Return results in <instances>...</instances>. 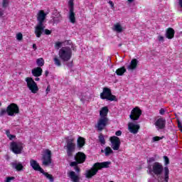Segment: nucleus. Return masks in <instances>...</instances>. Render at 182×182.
Segmentation results:
<instances>
[{"label": "nucleus", "instance_id": "16", "mask_svg": "<svg viewBox=\"0 0 182 182\" xmlns=\"http://www.w3.org/2000/svg\"><path fill=\"white\" fill-rule=\"evenodd\" d=\"M154 124L158 130H163L166 127V120L164 118H159Z\"/></svg>", "mask_w": 182, "mask_h": 182}, {"label": "nucleus", "instance_id": "62", "mask_svg": "<svg viewBox=\"0 0 182 182\" xmlns=\"http://www.w3.org/2000/svg\"><path fill=\"white\" fill-rule=\"evenodd\" d=\"M119 46H122V43H119Z\"/></svg>", "mask_w": 182, "mask_h": 182}, {"label": "nucleus", "instance_id": "58", "mask_svg": "<svg viewBox=\"0 0 182 182\" xmlns=\"http://www.w3.org/2000/svg\"><path fill=\"white\" fill-rule=\"evenodd\" d=\"M127 2L132 4V2H134V0H127Z\"/></svg>", "mask_w": 182, "mask_h": 182}, {"label": "nucleus", "instance_id": "45", "mask_svg": "<svg viewBox=\"0 0 182 182\" xmlns=\"http://www.w3.org/2000/svg\"><path fill=\"white\" fill-rule=\"evenodd\" d=\"M15 137H16V136L15 135H12V134L9 135V136H8L9 140H14V139H15Z\"/></svg>", "mask_w": 182, "mask_h": 182}, {"label": "nucleus", "instance_id": "19", "mask_svg": "<svg viewBox=\"0 0 182 182\" xmlns=\"http://www.w3.org/2000/svg\"><path fill=\"white\" fill-rule=\"evenodd\" d=\"M75 14L74 7L71 6L68 13V19H70V22L71 23H75L76 22V17Z\"/></svg>", "mask_w": 182, "mask_h": 182}, {"label": "nucleus", "instance_id": "9", "mask_svg": "<svg viewBox=\"0 0 182 182\" xmlns=\"http://www.w3.org/2000/svg\"><path fill=\"white\" fill-rule=\"evenodd\" d=\"M10 149L14 154H21L23 150V144L22 142L13 141L10 144Z\"/></svg>", "mask_w": 182, "mask_h": 182}, {"label": "nucleus", "instance_id": "18", "mask_svg": "<svg viewBox=\"0 0 182 182\" xmlns=\"http://www.w3.org/2000/svg\"><path fill=\"white\" fill-rule=\"evenodd\" d=\"M11 166H12V168H14V170H16V171H22V170H23V165H22V163L18 161L11 162Z\"/></svg>", "mask_w": 182, "mask_h": 182}, {"label": "nucleus", "instance_id": "31", "mask_svg": "<svg viewBox=\"0 0 182 182\" xmlns=\"http://www.w3.org/2000/svg\"><path fill=\"white\" fill-rule=\"evenodd\" d=\"M105 154L107 157H108V156H110V154H113V149H112V148H110L109 146H107L105 149Z\"/></svg>", "mask_w": 182, "mask_h": 182}, {"label": "nucleus", "instance_id": "26", "mask_svg": "<svg viewBox=\"0 0 182 182\" xmlns=\"http://www.w3.org/2000/svg\"><path fill=\"white\" fill-rule=\"evenodd\" d=\"M127 72V70H126V68L122 67L120 68H118L116 71L115 73L117 75V76H123L124 73Z\"/></svg>", "mask_w": 182, "mask_h": 182}, {"label": "nucleus", "instance_id": "63", "mask_svg": "<svg viewBox=\"0 0 182 182\" xmlns=\"http://www.w3.org/2000/svg\"><path fill=\"white\" fill-rule=\"evenodd\" d=\"M0 106H1V102H0Z\"/></svg>", "mask_w": 182, "mask_h": 182}, {"label": "nucleus", "instance_id": "7", "mask_svg": "<svg viewBox=\"0 0 182 182\" xmlns=\"http://www.w3.org/2000/svg\"><path fill=\"white\" fill-rule=\"evenodd\" d=\"M107 124H109V118L100 117L95 127L98 132H102Z\"/></svg>", "mask_w": 182, "mask_h": 182}, {"label": "nucleus", "instance_id": "5", "mask_svg": "<svg viewBox=\"0 0 182 182\" xmlns=\"http://www.w3.org/2000/svg\"><path fill=\"white\" fill-rule=\"evenodd\" d=\"M100 97L102 100H109V102H117V98L115 95H112L110 88L104 87L102 92L100 94Z\"/></svg>", "mask_w": 182, "mask_h": 182}, {"label": "nucleus", "instance_id": "32", "mask_svg": "<svg viewBox=\"0 0 182 182\" xmlns=\"http://www.w3.org/2000/svg\"><path fill=\"white\" fill-rule=\"evenodd\" d=\"M53 62L55 66H58V67L62 66V63H60V60L59 59V58H58V56H55L53 58Z\"/></svg>", "mask_w": 182, "mask_h": 182}, {"label": "nucleus", "instance_id": "47", "mask_svg": "<svg viewBox=\"0 0 182 182\" xmlns=\"http://www.w3.org/2000/svg\"><path fill=\"white\" fill-rule=\"evenodd\" d=\"M74 170L77 172V173H80V168L78 166H75Z\"/></svg>", "mask_w": 182, "mask_h": 182}, {"label": "nucleus", "instance_id": "13", "mask_svg": "<svg viewBox=\"0 0 182 182\" xmlns=\"http://www.w3.org/2000/svg\"><path fill=\"white\" fill-rule=\"evenodd\" d=\"M140 116H141V109H140L139 107H136L132 110L129 118L132 120H139V119H140Z\"/></svg>", "mask_w": 182, "mask_h": 182}, {"label": "nucleus", "instance_id": "29", "mask_svg": "<svg viewBox=\"0 0 182 182\" xmlns=\"http://www.w3.org/2000/svg\"><path fill=\"white\" fill-rule=\"evenodd\" d=\"M164 181L168 182V174H170V171L168 170V167L166 166L164 168Z\"/></svg>", "mask_w": 182, "mask_h": 182}, {"label": "nucleus", "instance_id": "8", "mask_svg": "<svg viewBox=\"0 0 182 182\" xmlns=\"http://www.w3.org/2000/svg\"><path fill=\"white\" fill-rule=\"evenodd\" d=\"M26 82L27 83V87H28L31 93H38L39 88L38 87V85L35 82V80H33V78L28 77L26 78Z\"/></svg>", "mask_w": 182, "mask_h": 182}, {"label": "nucleus", "instance_id": "6", "mask_svg": "<svg viewBox=\"0 0 182 182\" xmlns=\"http://www.w3.org/2000/svg\"><path fill=\"white\" fill-rule=\"evenodd\" d=\"M65 149L67 151V156L68 157H72L73 153L76 150V144H75V140L73 139H69L66 141V146Z\"/></svg>", "mask_w": 182, "mask_h": 182}, {"label": "nucleus", "instance_id": "17", "mask_svg": "<svg viewBox=\"0 0 182 182\" xmlns=\"http://www.w3.org/2000/svg\"><path fill=\"white\" fill-rule=\"evenodd\" d=\"M30 166L32 167V168H33V170H35L36 171H40V173H41V171H43V168H42L41 167V166L39 165V164L38 163V161L33 160V159H31L30 161Z\"/></svg>", "mask_w": 182, "mask_h": 182}, {"label": "nucleus", "instance_id": "25", "mask_svg": "<svg viewBox=\"0 0 182 182\" xmlns=\"http://www.w3.org/2000/svg\"><path fill=\"white\" fill-rule=\"evenodd\" d=\"M113 31L117 32L118 33H122V32H123V27L122 25H120V23H117L114 25Z\"/></svg>", "mask_w": 182, "mask_h": 182}, {"label": "nucleus", "instance_id": "49", "mask_svg": "<svg viewBox=\"0 0 182 182\" xmlns=\"http://www.w3.org/2000/svg\"><path fill=\"white\" fill-rule=\"evenodd\" d=\"M178 127L181 129V132H182V124L180 121H178Z\"/></svg>", "mask_w": 182, "mask_h": 182}, {"label": "nucleus", "instance_id": "23", "mask_svg": "<svg viewBox=\"0 0 182 182\" xmlns=\"http://www.w3.org/2000/svg\"><path fill=\"white\" fill-rule=\"evenodd\" d=\"M174 33H176L174 29L168 28L166 30V36L168 39H173V38H174Z\"/></svg>", "mask_w": 182, "mask_h": 182}, {"label": "nucleus", "instance_id": "15", "mask_svg": "<svg viewBox=\"0 0 182 182\" xmlns=\"http://www.w3.org/2000/svg\"><path fill=\"white\" fill-rule=\"evenodd\" d=\"M75 161H77L80 164L85 163L86 161V155L82 152H78L74 156Z\"/></svg>", "mask_w": 182, "mask_h": 182}, {"label": "nucleus", "instance_id": "2", "mask_svg": "<svg viewBox=\"0 0 182 182\" xmlns=\"http://www.w3.org/2000/svg\"><path fill=\"white\" fill-rule=\"evenodd\" d=\"M110 161H105L99 163H95L92 167L91 170H88L86 171L85 176L87 178H92L93 176H96L97 174V171L99 170H102V168H109V166H110Z\"/></svg>", "mask_w": 182, "mask_h": 182}, {"label": "nucleus", "instance_id": "22", "mask_svg": "<svg viewBox=\"0 0 182 182\" xmlns=\"http://www.w3.org/2000/svg\"><path fill=\"white\" fill-rule=\"evenodd\" d=\"M139 61H137V59H133L131 61L130 65L127 66L128 70H134L136 68H137V63Z\"/></svg>", "mask_w": 182, "mask_h": 182}, {"label": "nucleus", "instance_id": "43", "mask_svg": "<svg viewBox=\"0 0 182 182\" xmlns=\"http://www.w3.org/2000/svg\"><path fill=\"white\" fill-rule=\"evenodd\" d=\"M158 40L159 41V42H164V37H163L161 36H159Z\"/></svg>", "mask_w": 182, "mask_h": 182}, {"label": "nucleus", "instance_id": "52", "mask_svg": "<svg viewBox=\"0 0 182 182\" xmlns=\"http://www.w3.org/2000/svg\"><path fill=\"white\" fill-rule=\"evenodd\" d=\"M159 113L160 114H164V113H166V110H164V109H161Z\"/></svg>", "mask_w": 182, "mask_h": 182}, {"label": "nucleus", "instance_id": "14", "mask_svg": "<svg viewBox=\"0 0 182 182\" xmlns=\"http://www.w3.org/2000/svg\"><path fill=\"white\" fill-rule=\"evenodd\" d=\"M128 129L130 133H132L133 134H137L139 129H140V125L130 122L128 124Z\"/></svg>", "mask_w": 182, "mask_h": 182}, {"label": "nucleus", "instance_id": "54", "mask_svg": "<svg viewBox=\"0 0 182 182\" xmlns=\"http://www.w3.org/2000/svg\"><path fill=\"white\" fill-rule=\"evenodd\" d=\"M155 161L154 158H149V163H153V161Z\"/></svg>", "mask_w": 182, "mask_h": 182}, {"label": "nucleus", "instance_id": "37", "mask_svg": "<svg viewBox=\"0 0 182 182\" xmlns=\"http://www.w3.org/2000/svg\"><path fill=\"white\" fill-rule=\"evenodd\" d=\"M9 5V0H3L2 1L3 8H7Z\"/></svg>", "mask_w": 182, "mask_h": 182}, {"label": "nucleus", "instance_id": "55", "mask_svg": "<svg viewBox=\"0 0 182 182\" xmlns=\"http://www.w3.org/2000/svg\"><path fill=\"white\" fill-rule=\"evenodd\" d=\"M72 7L73 8V2L70 1V9Z\"/></svg>", "mask_w": 182, "mask_h": 182}, {"label": "nucleus", "instance_id": "1", "mask_svg": "<svg viewBox=\"0 0 182 182\" xmlns=\"http://www.w3.org/2000/svg\"><path fill=\"white\" fill-rule=\"evenodd\" d=\"M46 19V14L43 10L38 11L37 14V21L38 24L35 27V34L37 38H41L42 36V33H43V31L45 29V26L43 25V22Z\"/></svg>", "mask_w": 182, "mask_h": 182}, {"label": "nucleus", "instance_id": "48", "mask_svg": "<svg viewBox=\"0 0 182 182\" xmlns=\"http://www.w3.org/2000/svg\"><path fill=\"white\" fill-rule=\"evenodd\" d=\"M67 66H68V68H72V66H73V62H70V63H67Z\"/></svg>", "mask_w": 182, "mask_h": 182}, {"label": "nucleus", "instance_id": "61", "mask_svg": "<svg viewBox=\"0 0 182 182\" xmlns=\"http://www.w3.org/2000/svg\"><path fill=\"white\" fill-rule=\"evenodd\" d=\"M101 153H105V150L102 149Z\"/></svg>", "mask_w": 182, "mask_h": 182}, {"label": "nucleus", "instance_id": "11", "mask_svg": "<svg viewBox=\"0 0 182 182\" xmlns=\"http://www.w3.org/2000/svg\"><path fill=\"white\" fill-rule=\"evenodd\" d=\"M19 113V107L15 103H11L7 107L8 116H16Z\"/></svg>", "mask_w": 182, "mask_h": 182}, {"label": "nucleus", "instance_id": "36", "mask_svg": "<svg viewBox=\"0 0 182 182\" xmlns=\"http://www.w3.org/2000/svg\"><path fill=\"white\" fill-rule=\"evenodd\" d=\"M6 113H8V107L6 108V109H1L0 112V117H2V116H5Z\"/></svg>", "mask_w": 182, "mask_h": 182}, {"label": "nucleus", "instance_id": "33", "mask_svg": "<svg viewBox=\"0 0 182 182\" xmlns=\"http://www.w3.org/2000/svg\"><path fill=\"white\" fill-rule=\"evenodd\" d=\"M98 138L100 144H102V146H104V144H106V140L105 139V136H103V134H100Z\"/></svg>", "mask_w": 182, "mask_h": 182}, {"label": "nucleus", "instance_id": "41", "mask_svg": "<svg viewBox=\"0 0 182 182\" xmlns=\"http://www.w3.org/2000/svg\"><path fill=\"white\" fill-rule=\"evenodd\" d=\"M12 180H15V177L14 176H9L6 178V180L4 181V182H11Z\"/></svg>", "mask_w": 182, "mask_h": 182}, {"label": "nucleus", "instance_id": "35", "mask_svg": "<svg viewBox=\"0 0 182 182\" xmlns=\"http://www.w3.org/2000/svg\"><path fill=\"white\" fill-rule=\"evenodd\" d=\"M164 138V136H154L152 138V143H154L156 141H159L160 140H163Z\"/></svg>", "mask_w": 182, "mask_h": 182}, {"label": "nucleus", "instance_id": "39", "mask_svg": "<svg viewBox=\"0 0 182 182\" xmlns=\"http://www.w3.org/2000/svg\"><path fill=\"white\" fill-rule=\"evenodd\" d=\"M77 164H80L77 161L70 162V167H77Z\"/></svg>", "mask_w": 182, "mask_h": 182}, {"label": "nucleus", "instance_id": "42", "mask_svg": "<svg viewBox=\"0 0 182 182\" xmlns=\"http://www.w3.org/2000/svg\"><path fill=\"white\" fill-rule=\"evenodd\" d=\"M43 32H45L46 35H50V33H52V31L50 30H48V29H44Z\"/></svg>", "mask_w": 182, "mask_h": 182}, {"label": "nucleus", "instance_id": "27", "mask_svg": "<svg viewBox=\"0 0 182 182\" xmlns=\"http://www.w3.org/2000/svg\"><path fill=\"white\" fill-rule=\"evenodd\" d=\"M62 21V15L60 14L57 13L55 16L53 18V23L55 25V23H59Z\"/></svg>", "mask_w": 182, "mask_h": 182}, {"label": "nucleus", "instance_id": "40", "mask_svg": "<svg viewBox=\"0 0 182 182\" xmlns=\"http://www.w3.org/2000/svg\"><path fill=\"white\" fill-rule=\"evenodd\" d=\"M23 38V36H22L21 33H18L16 34L17 41H22Z\"/></svg>", "mask_w": 182, "mask_h": 182}, {"label": "nucleus", "instance_id": "46", "mask_svg": "<svg viewBox=\"0 0 182 182\" xmlns=\"http://www.w3.org/2000/svg\"><path fill=\"white\" fill-rule=\"evenodd\" d=\"M60 46H62V43L60 42L55 43V48H60Z\"/></svg>", "mask_w": 182, "mask_h": 182}, {"label": "nucleus", "instance_id": "21", "mask_svg": "<svg viewBox=\"0 0 182 182\" xmlns=\"http://www.w3.org/2000/svg\"><path fill=\"white\" fill-rule=\"evenodd\" d=\"M42 72H43V70L41 67H37L31 70L33 76H35L36 77H39V76H42Z\"/></svg>", "mask_w": 182, "mask_h": 182}, {"label": "nucleus", "instance_id": "60", "mask_svg": "<svg viewBox=\"0 0 182 182\" xmlns=\"http://www.w3.org/2000/svg\"><path fill=\"white\" fill-rule=\"evenodd\" d=\"M35 80H36V82H39L40 78H39V77H36V78L35 79Z\"/></svg>", "mask_w": 182, "mask_h": 182}, {"label": "nucleus", "instance_id": "44", "mask_svg": "<svg viewBox=\"0 0 182 182\" xmlns=\"http://www.w3.org/2000/svg\"><path fill=\"white\" fill-rule=\"evenodd\" d=\"M109 4L111 6L112 9H114V4L113 3V1H109Z\"/></svg>", "mask_w": 182, "mask_h": 182}, {"label": "nucleus", "instance_id": "53", "mask_svg": "<svg viewBox=\"0 0 182 182\" xmlns=\"http://www.w3.org/2000/svg\"><path fill=\"white\" fill-rule=\"evenodd\" d=\"M6 134L7 137L10 136L11 132H9V129L6 130Z\"/></svg>", "mask_w": 182, "mask_h": 182}, {"label": "nucleus", "instance_id": "28", "mask_svg": "<svg viewBox=\"0 0 182 182\" xmlns=\"http://www.w3.org/2000/svg\"><path fill=\"white\" fill-rule=\"evenodd\" d=\"M42 174H43V176H45V177L46 178H48V180H49V181L50 182H53L55 181V178H53V176H52L51 174H49L47 172H45V171L43 169V171L41 172Z\"/></svg>", "mask_w": 182, "mask_h": 182}, {"label": "nucleus", "instance_id": "4", "mask_svg": "<svg viewBox=\"0 0 182 182\" xmlns=\"http://www.w3.org/2000/svg\"><path fill=\"white\" fill-rule=\"evenodd\" d=\"M149 171H147L148 174H151L154 173L155 176H161L163 173V165L159 162L154 163L151 166L148 167Z\"/></svg>", "mask_w": 182, "mask_h": 182}, {"label": "nucleus", "instance_id": "20", "mask_svg": "<svg viewBox=\"0 0 182 182\" xmlns=\"http://www.w3.org/2000/svg\"><path fill=\"white\" fill-rule=\"evenodd\" d=\"M68 177L70 178L72 182H80V178L79 176L76 175V173L75 171H71L68 173Z\"/></svg>", "mask_w": 182, "mask_h": 182}, {"label": "nucleus", "instance_id": "59", "mask_svg": "<svg viewBox=\"0 0 182 182\" xmlns=\"http://www.w3.org/2000/svg\"><path fill=\"white\" fill-rule=\"evenodd\" d=\"M3 15H4V11L0 10V16H3Z\"/></svg>", "mask_w": 182, "mask_h": 182}, {"label": "nucleus", "instance_id": "24", "mask_svg": "<svg viewBox=\"0 0 182 182\" xmlns=\"http://www.w3.org/2000/svg\"><path fill=\"white\" fill-rule=\"evenodd\" d=\"M107 113H109V108L107 107H103L100 111V117H107Z\"/></svg>", "mask_w": 182, "mask_h": 182}, {"label": "nucleus", "instance_id": "12", "mask_svg": "<svg viewBox=\"0 0 182 182\" xmlns=\"http://www.w3.org/2000/svg\"><path fill=\"white\" fill-rule=\"evenodd\" d=\"M111 141V147L113 150L117 151L120 149V139L116 136H113L109 139Z\"/></svg>", "mask_w": 182, "mask_h": 182}, {"label": "nucleus", "instance_id": "10", "mask_svg": "<svg viewBox=\"0 0 182 182\" xmlns=\"http://www.w3.org/2000/svg\"><path fill=\"white\" fill-rule=\"evenodd\" d=\"M43 166H48L52 164V151L49 149H46L43 154Z\"/></svg>", "mask_w": 182, "mask_h": 182}, {"label": "nucleus", "instance_id": "56", "mask_svg": "<svg viewBox=\"0 0 182 182\" xmlns=\"http://www.w3.org/2000/svg\"><path fill=\"white\" fill-rule=\"evenodd\" d=\"M45 75L46 77H48L49 75V71L48 70H46L45 71Z\"/></svg>", "mask_w": 182, "mask_h": 182}, {"label": "nucleus", "instance_id": "57", "mask_svg": "<svg viewBox=\"0 0 182 182\" xmlns=\"http://www.w3.org/2000/svg\"><path fill=\"white\" fill-rule=\"evenodd\" d=\"M33 48L34 49V50H36V44H33Z\"/></svg>", "mask_w": 182, "mask_h": 182}, {"label": "nucleus", "instance_id": "51", "mask_svg": "<svg viewBox=\"0 0 182 182\" xmlns=\"http://www.w3.org/2000/svg\"><path fill=\"white\" fill-rule=\"evenodd\" d=\"M46 94L48 95L49 92H50V86H48L46 90Z\"/></svg>", "mask_w": 182, "mask_h": 182}, {"label": "nucleus", "instance_id": "3", "mask_svg": "<svg viewBox=\"0 0 182 182\" xmlns=\"http://www.w3.org/2000/svg\"><path fill=\"white\" fill-rule=\"evenodd\" d=\"M58 55L63 62H68L72 58V49L70 47H63L59 50Z\"/></svg>", "mask_w": 182, "mask_h": 182}, {"label": "nucleus", "instance_id": "50", "mask_svg": "<svg viewBox=\"0 0 182 182\" xmlns=\"http://www.w3.org/2000/svg\"><path fill=\"white\" fill-rule=\"evenodd\" d=\"M116 136H122V131L118 130L115 132Z\"/></svg>", "mask_w": 182, "mask_h": 182}, {"label": "nucleus", "instance_id": "30", "mask_svg": "<svg viewBox=\"0 0 182 182\" xmlns=\"http://www.w3.org/2000/svg\"><path fill=\"white\" fill-rule=\"evenodd\" d=\"M77 146L80 149H82V147H83V146H85V139L80 136L77 141Z\"/></svg>", "mask_w": 182, "mask_h": 182}, {"label": "nucleus", "instance_id": "34", "mask_svg": "<svg viewBox=\"0 0 182 182\" xmlns=\"http://www.w3.org/2000/svg\"><path fill=\"white\" fill-rule=\"evenodd\" d=\"M36 64L38 66L42 67L45 65V60H43V58H41L37 59Z\"/></svg>", "mask_w": 182, "mask_h": 182}, {"label": "nucleus", "instance_id": "38", "mask_svg": "<svg viewBox=\"0 0 182 182\" xmlns=\"http://www.w3.org/2000/svg\"><path fill=\"white\" fill-rule=\"evenodd\" d=\"M164 159L165 166L170 164V159H168V157L167 156H164Z\"/></svg>", "mask_w": 182, "mask_h": 182}]
</instances>
